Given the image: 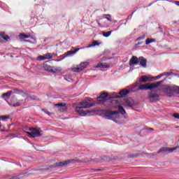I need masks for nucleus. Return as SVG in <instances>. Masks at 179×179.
Instances as JSON below:
<instances>
[{
	"label": "nucleus",
	"mask_w": 179,
	"mask_h": 179,
	"mask_svg": "<svg viewBox=\"0 0 179 179\" xmlns=\"http://www.w3.org/2000/svg\"><path fill=\"white\" fill-rule=\"evenodd\" d=\"M103 117L106 118V120H111L116 124H121V122L117 121V120H120V113L118 112H113V111H104L103 112Z\"/></svg>",
	"instance_id": "obj_1"
},
{
	"label": "nucleus",
	"mask_w": 179,
	"mask_h": 179,
	"mask_svg": "<svg viewBox=\"0 0 179 179\" xmlns=\"http://www.w3.org/2000/svg\"><path fill=\"white\" fill-rule=\"evenodd\" d=\"M89 107H92V105L89 104L87 101H85L83 102H80L76 107V112H77L79 115H85V110H83V108H89Z\"/></svg>",
	"instance_id": "obj_2"
},
{
	"label": "nucleus",
	"mask_w": 179,
	"mask_h": 179,
	"mask_svg": "<svg viewBox=\"0 0 179 179\" xmlns=\"http://www.w3.org/2000/svg\"><path fill=\"white\" fill-rule=\"evenodd\" d=\"M161 83H163V81L157 82L150 85L142 84L139 86L138 90H152V89H156V87H159Z\"/></svg>",
	"instance_id": "obj_3"
},
{
	"label": "nucleus",
	"mask_w": 179,
	"mask_h": 179,
	"mask_svg": "<svg viewBox=\"0 0 179 179\" xmlns=\"http://www.w3.org/2000/svg\"><path fill=\"white\" fill-rule=\"evenodd\" d=\"M30 131H27L26 134L29 138H36V136H40L41 133L40 130L37 129L29 128Z\"/></svg>",
	"instance_id": "obj_4"
},
{
	"label": "nucleus",
	"mask_w": 179,
	"mask_h": 179,
	"mask_svg": "<svg viewBox=\"0 0 179 179\" xmlns=\"http://www.w3.org/2000/svg\"><path fill=\"white\" fill-rule=\"evenodd\" d=\"M138 81L140 83H146V82H154L155 77H152L150 76H142L139 79Z\"/></svg>",
	"instance_id": "obj_5"
},
{
	"label": "nucleus",
	"mask_w": 179,
	"mask_h": 179,
	"mask_svg": "<svg viewBox=\"0 0 179 179\" xmlns=\"http://www.w3.org/2000/svg\"><path fill=\"white\" fill-rule=\"evenodd\" d=\"M43 69L45 71H47L48 72H52L53 73H55V72H61V69L51 67L50 65L47 64H43Z\"/></svg>",
	"instance_id": "obj_6"
},
{
	"label": "nucleus",
	"mask_w": 179,
	"mask_h": 179,
	"mask_svg": "<svg viewBox=\"0 0 179 179\" xmlns=\"http://www.w3.org/2000/svg\"><path fill=\"white\" fill-rule=\"evenodd\" d=\"M148 99L151 103H155L159 101V94L151 92L148 94Z\"/></svg>",
	"instance_id": "obj_7"
},
{
	"label": "nucleus",
	"mask_w": 179,
	"mask_h": 179,
	"mask_svg": "<svg viewBox=\"0 0 179 179\" xmlns=\"http://www.w3.org/2000/svg\"><path fill=\"white\" fill-rule=\"evenodd\" d=\"M55 107H57L59 111H66V105L65 103H57L55 105Z\"/></svg>",
	"instance_id": "obj_8"
},
{
	"label": "nucleus",
	"mask_w": 179,
	"mask_h": 179,
	"mask_svg": "<svg viewBox=\"0 0 179 179\" xmlns=\"http://www.w3.org/2000/svg\"><path fill=\"white\" fill-rule=\"evenodd\" d=\"M13 93H20V91L19 90H14L13 91H10L8 92L3 94L2 96L3 97H10V95L13 94Z\"/></svg>",
	"instance_id": "obj_9"
},
{
	"label": "nucleus",
	"mask_w": 179,
	"mask_h": 179,
	"mask_svg": "<svg viewBox=\"0 0 179 179\" xmlns=\"http://www.w3.org/2000/svg\"><path fill=\"white\" fill-rule=\"evenodd\" d=\"M138 64L139 60H138V57H133L129 62V65L131 66L138 65Z\"/></svg>",
	"instance_id": "obj_10"
},
{
	"label": "nucleus",
	"mask_w": 179,
	"mask_h": 179,
	"mask_svg": "<svg viewBox=\"0 0 179 179\" xmlns=\"http://www.w3.org/2000/svg\"><path fill=\"white\" fill-rule=\"evenodd\" d=\"M94 68H102L103 69H104L106 68H110V64L101 62L96 65Z\"/></svg>",
	"instance_id": "obj_11"
},
{
	"label": "nucleus",
	"mask_w": 179,
	"mask_h": 179,
	"mask_svg": "<svg viewBox=\"0 0 179 179\" xmlns=\"http://www.w3.org/2000/svg\"><path fill=\"white\" fill-rule=\"evenodd\" d=\"M90 64V63L89 62H81L80 64L78 65V66H80V69L81 71H83V69H86L87 66H89Z\"/></svg>",
	"instance_id": "obj_12"
},
{
	"label": "nucleus",
	"mask_w": 179,
	"mask_h": 179,
	"mask_svg": "<svg viewBox=\"0 0 179 179\" xmlns=\"http://www.w3.org/2000/svg\"><path fill=\"white\" fill-rule=\"evenodd\" d=\"M107 97H108V93L103 92V93L101 94L100 96H98L96 99H97L98 101H100V99H102L103 100H106V99H107Z\"/></svg>",
	"instance_id": "obj_13"
},
{
	"label": "nucleus",
	"mask_w": 179,
	"mask_h": 179,
	"mask_svg": "<svg viewBox=\"0 0 179 179\" xmlns=\"http://www.w3.org/2000/svg\"><path fill=\"white\" fill-rule=\"evenodd\" d=\"M138 62H140V65H141V66H143V68H146V59L143 57H140L138 59Z\"/></svg>",
	"instance_id": "obj_14"
},
{
	"label": "nucleus",
	"mask_w": 179,
	"mask_h": 179,
	"mask_svg": "<svg viewBox=\"0 0 179 179\" xmlns=\"http://www.w3.org/2000/svg\"><path fill=\"white\" fill-rule=\"evenodd\" d=\"M71 71L73 72H82V71L80 70V67L79 66V65L78 66H73L72 68H71Z\"/></svg>",
	"instance_id": "obj_15"
},
{
	"label": "nucleus",
	"mask_w": 179,
	"mask_h": 179,
	"mask_svg": "<svg viewBox=\"0 0 179 179\" xmlns=\"http://www.w3.org/2000/svg\"><path fill=\"white\" fill-rule=\"evenodd\" d=\"M151 43H156V39L155 38H147L145 41V44L147 45H149V44H151Z\"/></svg>",
	"instance_id": "obj_16"
},
{
	"label": "nucleus",
	"mask_w": 179,
	"mask_h": 179,
	"mask_svg": "<svg viewBox=\"0 0 179 179\" xmlns=\"http://www.w3.org/2000/svg\"><path fill=\"white\" fill-rule=\"evenodd\" d=\"M19 38H20L21 40H24V38H29L30 36L29 35H26L24 34H21L18 36Z\"/></svg>",
	"instance_id": "obj_17"
},
{
	"label": "nucleus",
	"mask_w": 179,
	"mask_h": 179,
	"mask_svg": "<svg viewBox=\"0 0 179 179\" xmlns=\"http://www.w3.org/2000/svg\"><path fill=\"white\" fill-rule=\"evenodd\" d=\"M128 93H129V91L127 90H123L119 92V94L120 96H126V94H128Z\"/></svg>",
	"instance_id": "obj_18"
},
{
	"label": "nucleus",
	"mask_w": 179,
	"mask_h": 179,
	"mask_svg": "<svg viewBox=\"0 0 179 179\" xmlns=\"http://www.w3.org/2000/svg\"><path fill=\"white\" fill-rule=\"evenodd\" d=\"M44 57H45V59H51V58H52V54L47 53L44 55Z\"/></svg>",
	"instance_id": "obj_19"
},
{
	"label": "nucleus",
	"mask_w": 179,
	"mask_h": 179,
	"mask_svg": "<svg viewBox=\"0 0 179 179\" xmlns=\"http://www.w3.org/2000/svg\"><path fill=\"white\" fill-rule=\"evenodd\" d=\"M118 110L121 114H126L127 113L125 112V109L122 106H119Z\"/></svg>",
	"instance_id": "obj_20"
},
{
	"label": "nucleus",
	"mask_w": 179,
	"mask_h": 179,
	"mask_svg": "<svg viewBox=\"0 0 179 179\" xmlns=\"http://www.w3.org/2000/svg\"><path fill=\"white\" fill-rule=\"evenodd\" d=\"M103 37H110L111 36V31L103 32Z\"/></svg>",
	"instance_id": "obj_21"
},
{
	"label": "nucleus",
	"mask_w": 179,
	"mask_h": 179,
	"mask_svg": "<svg viewBox=\"0 0 179 179\" xmlns=\"http://www.w3.org/2000/svg\"><path fill=\"white\" fill-rule=\"evenodd\" d=\"M94 45H99V43H97V41L92 42V44L87 46V48H90V47H94Z\"/></svg>",
	"instance_id": "obj_22"
},
{
	"label": "nucleus",
	"mask_w": 179,
	"mask_h": 179,
	"mask_svg": "<svg viewBox=\"0 0 179 179\" xmlns=\"http://www.w3.org/2000/svg\"><path fill=\"white\" fill-rule=\"evenodd\" d=\"M104 18L108 20L109 22H111V15H105Z\"/></svg>",
	"instance_id": "obj_23"
},
{
	"label": "nucleus",
	"mask_w": 179,
	"mask_h": 179,
	"mask_svg": "<svg viewBox=\"0 0 179 179\" xmlns=\"http://www.w3.org/2000/svg\"><path fill=\"white\" fill-rule=\"evenodd\" d=\"M2 38H3V40H5L6 41H9V40H10L9 36H3Z\"/></svg>",
	"instance_id": "obj_24"
},
{
	"label": "nucleus",
	"mask_w": 179,
	"mask_h": 179,
	"mask_svg": "<svg viewBox=\"0 0 179 179\" xmlns=\"http://www.w3.org/2000/svg\"><path fill=\"white\" fill-rule=\"evenodd\" d=\"M38 61H44V59H45V56H38L37 58Z\"/></svg>",
	"instance_id": "obj_25"
},
{
	"label": "nucleus",
	"mask_w": 179,
	"mask_h": 179,
	"mask_svg": "<svg viewBox=\"0 0 179 179\" xmlns=\"http://www.w3.org/2000/svg\"><path fill=\"white\" fill-rule=\"evenodd\" d=\"M8 117L7 116H0V120H2L3 121H5V120H8ZM1 127H2L1 124H0V128Z\"/></svg>",
	"instance_id": "obj_26"
},
{
	"label": "nucleus",
	"mask_w": 179,
	"mask_h": 179,
	"mask_svg": "<svg viewBox=\"0 0 179 179\" xmlns=\"http://www.w3.org/2000/svg\"><path fill=\"white\" fill-rule=\"evenodd\" d=\"M176 149H179V146L174 147L173 148H169V152H173V150H176Z\"/></svg>",
	"instance_id": "obj_27"
},
{
	"label": "nucleus",
	"mask_w": 179,
	"mask_h": 179,
	"mask_svg": "<svg viewBox=\"0 0 179 179\" xmlns=\"http://www.w3.org/2000/svg\"><path fill=\"white\" fill-rule=\"evenodd\" d=\"M162 76H164V74H160V75L157 76V77H155L154 80H157V79H160V78H162Z\"/></svg>",
	"instance_id": "obj_28"
},
{
	"label": "nucleus",
	"mask_w": 179,
	"mask_h": 179,
	"mask_svg": "<svg viewBox=\"0 0 179 179\" xmlns=\"http://www.w3.org/2000/svg\"><path fill=\"white\" fill-rule=\"evenodd\" d=\"M69 163L73 164L75 163V160L71 159L69 161L66 162L64 164H69Z\"/></svg>",
	"instance_id": "obj_29"
},
{
	"label": "nucleus",
	"mask_w": 179,
	"mask_h": 179,
	"mask_svg": "<svg viewBox=\"0 0 179 179\" xmlns=\"http://www.w3.org/2000/svg\"><path fill=\"white\" fill-rule=\"evenodd\" d=\"M173 117H174V118H177L178 120H179V114H178V113L173 114Z\"/></svg>",
	"instance_id": "obj_30"
},
{
	"label": "nucleus",
	"mask_w": 179,
	"mask_h": 179,
	"mask_svg": "<svg viewBox=\"0 0 179 179\" xmlns=\"http://www.w3.org/2000/svg\"><path fill=\"white\" fill-rule=\"evenodd\" d=\"M19 106H20V103H19V102L13 105V107H19Z\"/></svg>",
	"instance_id": "obj_31"
},
{
	"label": "nucleus",
	"mask_w": 179,
	"mask_h": 179,
	"mask_svg": "<svg viewBox=\"0 0 179 179\" xmlns=\"http://www.w3.org/2000/svg\"><path fill=\"white\" fill-rule=\"evenodd\" d=\"M72 54H74L73 51H68V52H66V55H72Z\"/></svg>",
	"instance_id": "obj_32"
},
{
	"label": "nucleus",
	"mask_w": 179,
	"mask_h": 179,
	"mask_svg": "<svg viewBox=\"0 0 179 179\" xmlns=\"http://www.w3.org/2000/svg\"><path fill=\"white\" fill-rule=\"evenodd\" d=\"M145 35H143L142 36L138 37L137 40H143L145 39Z\"/></svg>",
	"instance_id": "obj_33"
},
{
	"label": "nucleus",
	"mask_w": 179,
	"mask_h": 179,
	"mask_svg": "<svg viewBox=\"0 0 179 179\" xmlns=\"http://www.w3.org/2000/svg\"><path fill=\"white\" fill-rule=\"evenodd\" d=\"M79 50H80L79 48L76 49V51H75V52H74V54H76V52H78V51H79Z\"/></svg>",
	"instance_id": "obj_34"
},
{
	"label": "nucleus",
	"mask_w": 179,
	"mask_h": 179,
	"mask_svg": "<svg viewBox=\"0 0 179 179\" xmlns=\"http://www.w3.org/2000/svg\"><path fill=\"white\" fill-rule=\"evenodd\" d=\"M176 3L178 6H179V1H176Z\"/></svg>",
	"instance_id": "obj_35"
},
{
	"label": "nucleus",
	"mask_w": 179,
	"mask_h": 179,
	"mask_svg": "<svg viewBox=\"0 0 179 179\" xmlns=\"http://www.w3.org/2000/svg\"><path fill=\"white\" fill-rule=\"evenodd\" d=\"M168 90H171V88L170 87H167Z\"/></svg>",
	"instance_id": "obj_36"
}]
</instances>
